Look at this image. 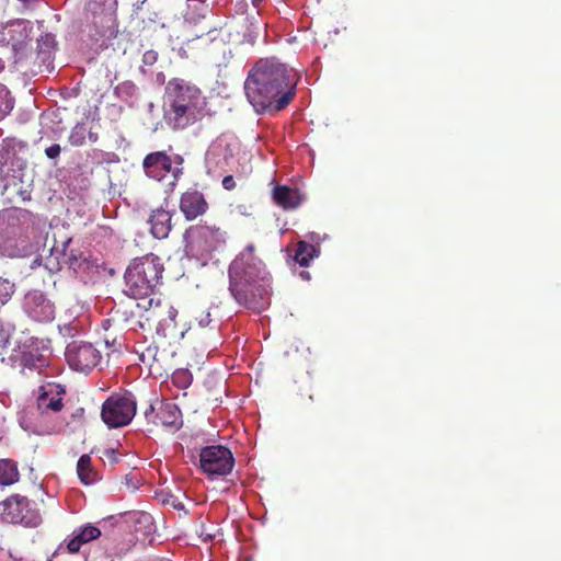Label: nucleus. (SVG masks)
<instances>
[{
	"label": "nucleus",
	"mask_w": 561,
	"mask_h": 561,
	"mask_svg": "<svg viewBox=\"0 0 561 561\" xmlns=\"http://www.w3.org/2000/svg\"><path fill=\"white\" fill-rule=\"evenodd\" d=\"M157 415L156 408L153 404H150L149 408L145 411V417L148 423H152V420H154V416Z\"/></svg>",
	"instance_id": "nucleus-33"
},
{
	"label": "nucleus",
	"mask_w": 561,
	"mask_h": 561,
	"mask_svg": "<svg viewBox=\"0 0 561 561\" xmlns=\"http://www.w3.org/2000/svg\"><path fill=\"white\" fill-rule=\"evenodd\" d=\"M165 116L173 129H184L202 119L205 98L196 85L181 78L171 79L165 87Z\"/></svg>",
	"instance_id": "nucleus-4"
},
{
	"label": "nucleus",
	"mask_w": 561,
	"mask_h": 561,
	"mask_svg": "<svg viewBox=\"0 0 561 561\" xmlns=\"http://www.w3.org/2000/svg\"><path fill=\"white\" fill-rule=\"evenodd\" d=\"M116 0H88L80 25L81 37L98 42L114 22Z\"/></svg>",
	"instance_id": "nucleus-6"
},
{
	"label": "nucleus",
	"mask_w": 561,
	"mask_h": 561,
	"mask_svg": "<svg viewBox=\"0 0 561 561\" xmlns=\"http://www.w3.org/2000/svg\"><path fill=\"white\" fill-rule=\"evenodd\" d=\"M319 253L320 248L318 245L299 241L296 245L294 260L301 266H309L310 262L317 257Z\"/></svg>",
	"instance_id": "nucleus-22"
},
{
	"label": "nucleus",
	"mask_w": 561,
	"mask_h": 561,
	"mask_svg": "<svg viewBox=\"0 0 561 561\" xmlns=\"http://www.w3.org/2000/svg\"><path fill=\"white\" fill-rule=\"evenodd\" d=\"M2 329H3V325L0 323V330H2Z\"/></svg>",
	"instance_id": "nucleus-39"
},
{
	"label": "nucleus",
	"mask_w": 561,
	"mask_h": 561,
	"mask_svg": "<svg viewBox=\"0 0 561 561\" xmlns=\"http://www.w3.org/2000/svg\"><path fill=\"white\" fill-rule=\"evenodd\" d=\"M13 108V102L9 90L0 84V121L5 117Z\"/></svg>",
	"instance_id": "nucleus-26"
},
{
	"label": "nucleus",
	"mask_w": 561,
	"mask_h": 561,
	"mask_svg": "<svg viewBox=\"0 0 561 561\" xmlns=\"http://www.w3.org/2000/svg\"><path fill=\"white\" fill-rule=\"evenodd\" d=\"M179 208L187 221L205 215L209 205L205 195L197 188H187L180 197Z\"/></svg>",
	"instance_id": "nucleus-16"
},
{
	"label": "nucleus",
	"mask_w": 561,
	"mask_h": 561,
	"mask_svg": "<svg viewBox=\"0 0 561 561\" xmlns=\"http://www.w3.org/2000/svg\"><path fill=\"white\" fill-rule=\"evenodd\" d=\"M78 477L84 484H91L96 479V472L93 470L91 465V457L89 455H82L77 463Z\"/></svg>",
	"instance_id": "nucleus-24"
},
{
	"label": "nucleus",
	"mask_w": 561,
	"mask_h": 561,
	"mask_svg": "<svg viewBox=\"0 0 561 561\" xmlns=\"http://www.w3.org/2000/svg\"><path fill=\"white\" fill-rule=\"evenodd\" d=\"M104 455L112 461V462H116L117 461V457L115 455V450L110 448V449H106L104 451Z\"/></svg>",
	"instance_id": "nucleus-34"
},
{
	"label": "nucleus",
	"mask_w": 561,
	"mask_h": 561,
	"mask_svg": "<svg viewBox=\"0 0 561 561\" xmlns=\"http://www.w3.org/2000/svg\"><path fill=\"white\" fill-rule=\"evenodd\" d=\"M297 81L294 69L276 58H261L248 72L244 91L257 113H276L294 99Z\"/></svg>",
	"instance_id": "nucleus-2"
},
{
	"label": "nucleus",
	"mask_w": 561,
	"mask_h": 561,
	"mask_svg": "<svg viewBox=\"0 0 561 561\" xmlns=\"http://www.w3.org/2000/svg\"><path fill=\"white\" fill-rule=\"evenodd\" d=\"M150 232L157 239H164L172 229V214L163 208L152 210L150 218Z\"/></svg>",
	"instance_id": "nucleus-20"
},
{
	"label": "nucleus",
	"mask_w": 561,
	"mask_h": 561,
	"mask_svg": "<svg viewBox=\"0 0 561 561\" xmlns=\"http://www.w3.org/2000/svg\"><path fill=\"white\" fill-rule=\"evenodd\" d=\"M19 480L16 463L11 459H0V484L11 485Z\"/></svg>",
	"instance_id": "nucleus-23"
},
{
	"label": "nucleus",
	"mask_w": 561,
	"mask_h": 561,
	"mask_svg": "<svg viewBox=\"0 0 561 561\" xmlns=\"http://www.w3.org/2000/svg\"><path fill=\"white\" fill-rule=\"evenodd\" d=\"M14 284L8 279L0 278V302L5 304L13 294Z\"/></svg>",
	"instance_id": "nucleus-27"
},
{
	"label": "nucleus",
	"mask_w": 561,
	"mask_h": 561,
	"mask_svg": "<svg viewBox=\"0 0 561 561\" xmlns=\"http://www.w3.org/2000/svg\"><path fill=\"white\" fill-rule=\"evenodd\" d=\"M228 275L229 291L239 305L260 311L270 304L271 276L253 243L230 263Z\"/></svg>",
	"instance_id": "nucleus-3"
},
{
	"label": "nucleus",
	"mask_w": 561,
	"mask_h": 561,
	"mask_svg": "<svg viewBox=\"0 0 561 561\" xmlns=\"http://www.w3.org/2000/svg\"><path fill=\"white\" fill-rule=\"evenodd\" d=\"M173 382L180 388H186L192 382V376L187 370H179L173 375Z\"/></svg>",
	"instance_id": "nucleus-28"
},
{
	"label": "nucleus",
	"mask_w": 561,
	"mask_h": 561,
	"mask_svg": "<svg viewBox=\"0 0 561 561\" xmlns=\"http://www.w3.org/2000/svg\"><path fill=\"white\" fill-rule=\"evenodd\" d=\"M197 321H198L199 327H203V328L207 327L211 321L209 311L203 312L199 316V318H197Z\"/></svg>",
	"instance_id": "nucleus-32"
},
{
	"label": "nucleus",
	"mask_w": 561,
	"mask_h": 561,
	"mask_svg": "<svg viewBox=\"0 0 561 561\" xmlns=\"http://www.w3.org/2000/svg\"><path fill=\"white\" fill-rule=\"evenodd\" d=\"M33 24L28 20H15L7 24L5 45H11L19 58L23 57L32 42Z\"/></svg>",
	"instance_id": "nucleus-15"
},
{
	"label": "nucleus",
	"mask_w": 561,
	"mask_h": 561,
	"mask_svg": "<svg viewBox=\"0 0 561 561\" xmlns=\"http://www.w3.org/2000/svg\"><path fill=\"white\" fill-rule=\"evenodd\" d=\"M41 44L37 49V73L49 75L54 71V54L56 50L55 36L50 33H46L37 39Z\"/></svg>",
	"instance_id": "nucleus-17"
},
{
	"label": "nucleus",
	"mask_w": 561,
	"mask_h": 561,
	"mask_svg": "<svg viewBox=\"0 0 561 561\" xmlns=\"http://www.w3.org/2000/svg\"><path fill=\"white\" fill-rule=\"evenodd\" d=\"M139 359L142 364L152 367L153 364L161 366L164 356L159 352V346L154 343L149 344L139 353Z\"/></svg>",
	"instance_id": "nucleus-25"
},
{
	"label": "nucleus",
	"mask_w": 561,
	"mask_h": 561,
	"mask_svg": "<svg viewBox=\"0 0 561 561\" xmlns=\"http://www.w3.org/2000/svg\"><path fill=\"white\" fill-rule=\"evenodd\" d=\"M183 158L176 154L173 159L164 151H154L148 153L142 160L145 174L154 181H163L169 174L172 178L171 185L175 183L183 174Z\"/></svg>",
	"instance_id": "nucleus-10"
},
{
	"label": "nucleus",
	"mask_w": 561,
	"mask_h": 561,
	"mask_svg": "<svg viewBox=\"0 0 561 561\" xmlns=\"http://www.w3.org/2000/svg\"><path fill=\"white\" fill-rule=\"evenodd\" d=\"M301 276H302L304 278H309V273H308V272H304V273H301Z\"/></svg>",
	"instance_id": "nucleus-36"
},
{
	"label": "nucleus",
	"mask_w": 561,
	"mask_h": 561,
	"mask_svg": "<svg viewBox=\"0 0 561 561\" xmlns=\"http://www.w3.org/2000/svg\"><path fill=\"white\" fill-rule=\"evenodd\" d=\"M186 238L202 252H211L226 242L227 232L221 227L202 221L191 226Z\"/></svg>",
	"instance_id": "nucleus-12"
},
{
	"label": "nucleus",
	"mask_w": 561,
	"mask_h": 561,
	"mask_svg": "<svg viewBox=\"0 0 561 561\" xmlns=\"http://www.w3.org/2000/svg\"><path fill=\"white\" fill-rule=\"evenodd\" d=\"M163 271L161 260L152 253L134 259L124 275V293L134 299H142V302L136 305L140 329L151 330L154 327L157 335L178 341L184 336V331L175 320L178 310L154 294Z\"/></svg>",
	"instance_id": "nucleus-1"
},
{
	"label": "nucleus",
	"mask_w": 561,
	"mask_h": 561,
	"mask_svg": "<svg viewBox=\"0 0 561 561\" xmlns=\"http://www.w3.org/2000/svg\"><path fill=\"white\" fill-rule=\"evenodd\" d=\"M66 393L65 387L57 382H43L37 390V425L41 431L37 434H53L61 428V421L54 419L48 426H44L47 421L48 411L55 413L60 412L64 408V394Z\"/></svg>",
	"instance_id": "nucleus-8"
},
{
	"label": "nucleus",
	"mask_w": 561,
	"mask_h": 561,
	"mask_svg": "<svg viewBox=\"0 0 561 561\" xmlns=\"http://www.w3.org/2000/svg\"><path fill=\"white\" fill-rule=\"evenodd\" d=\"M32 191H27V190H20V195L22 197L23 201H31L32 196Z\"/></svg>",
	"instance_id": "nucleus-35"
},
{
	"label": "nucleus",
	"mask_w": 561,
	"mask_h": 561,
	"mask_svg": "<svg viewBox=\"0 0 561 561\" xmlns=\"http://www.w3.org/2000/svg\"><path fill=\"white\" fill-rule=\"evenodd\" d=\"M136 409L137 401L131 392H116L103 402L101 417L108 427H122L131 422Z\"/></svg>",
	"instance_id": "nucleus-9"
},
{
	"label": "nucleus",
	"mask_w": 561,
	"mask_h": 561,
	"mask_svg": "<svg viewBox=\"0 0 561 561\" xmlns=\"http://www.w3.org/2000/svg\"><path fill=\"white\" fill-rule=\"evenodd\" d=\"M222 186L224 188L231 191L236 187V181L232 175H226L222 179Z\"/></svg>",
	"instance_id": "nucleus-31"
},
{
	"label": "nucleus",
	"mask_w": 561,
	"mask_h": 561,
	"mask_svg": "<svg viewBox=\"0 0 561 561\" xmlns=\"http://www.w3.org/2000/svg\"><path fill=\"white\" fill-rule=\"evenodd\" d=\"M65 356L72 369L82 373L90 371L101 359L100 352L91 343L77 341L67 345Z\"/></svg>",
	"instance_id": "nucleus-13"
},
{
	"label": "nucleus",
	"mask_w": 561,
	"mask_h": 561,
	"mask_svg": "<svg viewBox=\"0 0 561 561\" xmlns=\"http://www.w3.org/2000/svg\"><path fill=\"white\" fill-rule=\"evenodd\" d=\"M272 197L274 203L284 210L296 209L304 201V195L299 190L287 185H276L272 191Z\"/></svg>",
	"instance_id": "nucleus-18"
},
{
	"label": "nucleus",
	"mask_w": 561,
	"mask_h": 561,
	"mask_svg": "<svg viewBox=\"0 0 561 561\" xmlns=\"http://www.w3.org/2000/svg\"><path fill=\"white\" fill-rule=\"evenodd\" d=\"M4 39H5V37H1V39H0V46H5Z\"/></svg>",
	"instance_id": "nucleus-37"
},
{
	"label": "nucleus",
	"mask_w": 561,
	"mask_h": 561,
	"mask_svg": "<svg viewBox=\"0 0 561 561\" xmlns=\"http://www.w3.org/2000/svg\"><path fill=\"white\" fill-rule=\"evenodd\" d=\"M101 536V530L92 525H85L73 530L72 537L65 540V549L69 553H77L80 551L82 545L98 539Z\"/></svg>",
	"instance_id": "nucleus-19"
},
{
	"label": "nucleus",
	"mask_w": 561,
	"mask_h": 561,
	"mask_svg": "<svg viewBox=\"0 0 561 561\" xmlns=\"http://www.w3.org/2000/svg\"><path fill=\"white\" fill-rule=\"evenodd\" d=\"M55 320V306L54 304L44 298L43 296L37 297V322L43 323L47 328L41 330L37 328V373L42 371V368L49 367L53 359V337L60 333V327L54 325Z\"/></svg>",
	"instance_id": "nucleus-7"
},
{
	"label": "nucleus",
	"mask_w": 561,
	"mask_h": 561,
	"mask_svg": "<svg viewBox=\"0 0 561 561\" xmlns=\"http://www.w3.org/2000/svg\"><path fill=\"white\" fill-rule=\"evenodd\" d=\"M20 424L21 426L25 430V431H32L33 430V422H32V419L28 417L26 411L24 410L22 413H21V416H20Z\"/></svg>",
	"instance_id": "nucleus-29"
},
{
	"label": "nucleus",
	"mask_w": 561,
	"mask_h": 561,
	"mask_svg": "<svg viewBox=\"0 0 561 561\" xmlns=\"http://www.w3.org/2000/svg\"><path fill=\"white\" fill-rule=\"evenodd\" d=\"M199 467L209 476H227L234 467V458L229 448L210 445L201 449Z\"/></svg>",
	"instance_id": "nucleus-11"
},
{
	"label": "nucleus",
	"mask_w": 561,
	"mask_h": 561,
	"mask_svg": "<svg viewBox=\"0 0 561 561\" xmlns=\"http://www.w3.org/2000/svg\"><path fill=\"white\" fill-rule=\"evenodd\" d=\"M181 412L179 408L173 403H162L157 411L152 424L158 426H165L171 428H178L180 426Z\"/></svg>",
	"instance_id": "nucleus-21"
},
{
	"label": "nucleus",
	"mask_w": 561,
	"mask_h": 561,
	"mask_svg": "<svg viewBox=\"0 0 561 561\" xmlns=\"http://www.w3.org/2000/svg\"><path fill=\"white\" fill-rule=\"evenodd\" d=\"M35 219L32 211L13 208L8 213L2 247L10 256H26L33 252L32 236Z\"/></svg>",
	"instance_id": "nucleus-5"
},
{
	"label": "nucleus",
	"mask_w": 561,
	"mask_h": 561,
	"mask_svg": "<svg viewBox=\"0 0 561 561\" xmlns=\"http://www.w3.org/2000/svg\"><path fill=\"white\" fill-rule=\"evenodd\" d=\"M2 518L12 524H23L32 527L35 525V513L30 508L26 497L19 494L12 495L2 502Z\"/></svg>",
	"instance_id": "nucleus-14"
},
{
	"label": "nucleus",
	"mask_w": 561,
	"mask_h": 561,
	"mask_svg": "<svg viewBox=\"0 0 561 561\" xmlns=\"http://www.w3.org/2000/svg\"><path fill=\"white\" fill-rule=\"evenodd\" d=\"M60 151H61V148L58 144H54L51 145L50 147H48L45 152H46V156L49 158V159H55L57 158L59 154H60Z\"/></svg>",
	"instance_id": "nucleus-30"
},
{
	"label": "nucleus",
	"mask_w": 561,
	"mask_h": 561,
	"mask_svg": "<svg viewBox=\"0 0 561 561\" xmlns=\"http://www.w3.org/2000/svg\"><path fill=\"white\" fill-rule=\"evenodd\" d=\"M68 243H70V239H68L66 242H64V247H66Z\"/></svg>",
	"instance_id": "nucleus-38"
}]
</instances>
